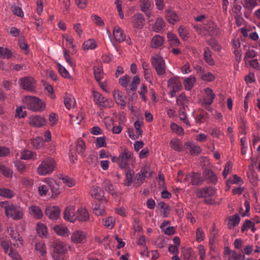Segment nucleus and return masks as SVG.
I'll return each mask as SVG.
<instances>
[{
  "mask_svg": "<svg viewBox=\"0 0 260 260\" xmlns=\"http://www.w3.org/2000/svg\"><path fill=\"white\" fill-rule=\"evenodd\" d=\"M1 206L4 208L6 215L8 218L18 220L23 216V209L20 206L14 204H8V202H2Z\"/></svg>",
  "mask_w": 260,
  "mask_h": 260,
  "instance_id": "1",
  "label": "nucleus"
},
{
  "mask_svg": "<svg viewBox=\"0 0 260 260\" xmlns=\"http://www.w3.org/2000/svg\"><path fill=\"white\" fill-rule=\"evenodd\" d=\"M133 160V153L127 149H124L119 154L118 157L113 156L111 160L116 162L121 169L128 168L129 162Z\"/></svg>",
  "mask_w": 260,
  "mask_h": 260,
  "instance_id": "2",
  "label": "nucleus"
},
{
  "mask_svg": "<svg viewBox=\"0 0 260 260\" xmlns=\"http://www.w3.org/2000/svg\"><path fill=\"white\" fill-rule=\"evenodd\" d=\"M23 102L28 109L35 112H41L45 108V104L36 96H25L23 99Z\"/></svg>",
  "mask_w": 260,
  "mask_h": 260,
  "instance_id": "3",
  "label": "nucleus"
},
{
  "mask_svg": "<svg viewBox=\"0 0 260 260\" xmlns=\"http://www.w3.org/2000/svg\"><path fill=\"white\" fill-rule=\"evenodd\" d=\"M56 167L55 160L51 157L44 159L38 166L37 173L42 176L51 174Z\"/></svg>",
  "mask_w": 260,
  "mask_h": 260,
  "instance_id": "4",
  "label": "nucleus"
},
{
  "mask_svg": "<svg viewBox=\"0 0 260 260\" xmlns=\"http://www.w3.org/2000/svg\"><path fill=\"white\" fill-rule=\"evenodd\" d=\"M54 251L52 257L54 260H64V254L67 251V246L63 242L55 241L54 242Z\"/></svg>",
  "mask_w": 260,
  "mask_h": 260,
  "instance_id": "5",
  "label": "nucleus"
},
{
  "mask_svg": "<svg viewBox=\"0 0 260 260\" xmlns=\"http://www.w3.org/2000/svg\"><path fill=\"white\" fill-rule=\"evenodd\" d=\"M151 61L158 76L163 75L166 73L165 61L161 56L155 55L151 57Z\"/></svg>",
  "mask_w": 260,
  "mask_h": 260,
  "instance_id": "6",
  "label": "nucleus"
},
{
  "mask_svg": "<svg viewBox=\"0 0 260 260\" xmlns=\"http://www.w3.org/2000/svg\"><path fill=\"white\" fill-rule=\"evenodd\" d=\"M93 101L101 108H105L112 106V102L107 99L98 91H93Z\"/></svg>",
  "mask_w": 260,
  "mask_h": 260,
  "instance_id": "7",
  "label": "nucleus"
},
{
  "mask_svg": "<svg viewBox=\"0 0 260 260\" xmlns=\"http://www.w3.org/2000/svg\"><path fill=\"white\" fill-rule=\"evenodd\" d=\"M19 83L21 88L25 90L33 92L36 89V81L31 77H25L21 78L19 80Z\"/></svg>",
  "mask_w": 260,
  "mask_h": 260,
  "instance_id": "8",
  "label": "nucleus"
},
{
  "mask_svg": "<svg viewBox=\"0 0 260 260\" xmlns=\"http://www.w3.org/2000/svg\"><path fill=\"white\" fill-rule=\"evenodd\" d=\"M71 238L72 241L75 244H83L86 241L87 236L84 232L76 230L72 233Z\"/></svg>",
  "mask_w": 260,
  "mask_h": 260,
  "instance_id": "9",
  "label": "nucleus"
},
{
  "mask_svg": "<svg viewBox=\"0 0 260 260\" xmlns=\"http://www.w3.org/2000/svg\"><path fill=\"white\" fill-rule=\"evenodd\" d=\"M132 23L135 29H141L145 25V19L141 13H137L132 18Z\"/></svg>",
  "mask_w": 260,
  "mask_h": 260,
  "instance_id": "10",
  "label": "nucleus"
},
{
  "mask_svg": "<svg viewBox=\"0 0 260 260\" xmlns=\"http://www.w3.org/2000/svg\"><path fill=\"white\" fill-rule=\"evenodd\" d=\"M215 190L211 186L199 188L196 191V195L199 198H207L213 196Z\"/></svg>",
  "mask_w": 260,
  "mask_h": 260,
  "instance_id": "11",
  "label": "nucleus"
},
{
  "mask_svg": "<svg viewBox=\"0 0 260 260\" xmlns=\"http://www.w3.org/2000/svg\"><path fill=\"white\" fill-rule=\"evenodd\" d=\"M205 93L206 95L203 99V103L206 105L205 108L208 110H210L209 106L212 104L215 98V94L213 90L210 88L205 89Z\"/></svg>",
  "mask_w": 260,
  "mask_h": 260,
  "instance_id": "12",
  "label": "nucleus"
},
{
  "mask_svg": "<svg viewBox=\"0 0 260 260\" xmlns=\"http://www.w3.org/2000/svg\"><path fill=\"white\" fill-rule=\"evenodd\" d=\"M60 210L57 206H49L46 209L45 213L51 219H57L60 215Z\"/></svg>",
  "mask_w": 260,
  "mask_h": 260,
  "instance_id": "13",
  "label": "nucleus"
},
{
  "mask_svg": "<svg viewBox=\"0 0 260 260\" xmlns=\"http://www.w3.org/2000/svg\"><path fill=\"white\" fill-rule=\"evenodd\" d=\"M193 115L196 123L200 124L204 122L208 118V113L203 109H200L195 113H193Z\"/></svg>",
  "mask_w": 260,
  "mask_h": 260,
  "instance_id": "14",
  "label": "nucleus"
},
{
  "mask_svg": "<svg viewBox=\"0 0 260 260\" xmlns=\"http://www.w3.org/2000/svg\"><path fill=\"white\" fill-rule=\"evenodd\" d=\"M46 123V119L41 116H32L29 118V123L36 127H41L44 125Z\"/></svg>",
  "mask_w": 260,
  "mask_h": 260,
  "instance_id": "15",
  "label": "nucleus"
},
{
  "mask_svg": "<svg viewBox=\"0 0 260 260\" xmlns=\"http://www.w3.org/2000/svg\"><path fill=\"white\" fill-rule=\"evenodd\" d=\"M113 34L115 40L118 43H121L125 40V35L123 30L118 26L114 27Z\"/></svg>",
  "mask_w": 260,
  "mask_h": 260,
  "instance_id": "16",
  "label": "nucleus"
},
{
  "mask_svg": "<svg viewBox=\"0 0 260 260\" xmlns=\"http://www.w3.org/2000/svg\"><path fill=\"white\" fill-rule=\"evenodd\" d=\"M76 213L73 207H67L63 213V217L65 220L71 222H74L76 220Z\"/></svg>",
  "mask_w": 260,
  "mask_h": 260,
  "instance_id": "17",
  "label": "nucleus"
},
{
  "mask_svg": "<svg viewBox=\"0 0 260 260\" xmlns=\"http://www.w3.org/2000/svg\"><path fill=\"white\" fill-rule=\"evenodd\" d=\"M90 194L92 198L98 200H101L104 197V192L100 187L96 185L91 187Z\"/></svg>",
  "mask_w": 260,
  "mask_h": 260,
  "instance_id": "18",
  "label": "nucleus"
},
{
  "mask_svg": "<svg viewBox=\"0 0 260 260\" xmlns=\"http://www.w3.org/2000/svg\"><path fill=\"white\" fill-rule=\"evenodd\" d=\"M203 175L205 179L208 181V183L215 184L217 182L218 178L213 171L206 169Z\"/></svg>",
  "mask_w": 260,
  "mask_h": 260,
  "instance_id": "19",
  "label": "nucleus"
},
{
  "mask_svg": "<svg viewBox=\"0 0 260 260\" xmlns=\"http://www.w3.org/2000/svg\"><path fill=\"white\" fill-rule=\"evenodd\" d=\"M152 4L149 0H141L140 1V6L141 11L144 12L148 17L151 15L150 11Z\"/></svg>",
  "mask_w": 260,
  "mask_h": 260,
  "instance_id": "20",
  "label": "nucleus"
},
{
  "mask_svg": "<svg viewBox=\"0 0 260 260\" xmlns=\"http://www.w3.org/2000/svg\"><path fill=\"white\" fill-rule=\"evenodd\" d=\"M76 220L80 221H86L89 219V214L85 208L79 209L76 213Z\"/></svg>",
  "mask_w": 260,
  "mask_h": 260,
  "instance_id": "21",
  "label": "nucleus"
},
{
  "mask_svg": "<svg viewBox=\"0 0 260 260\" xmlns=\"http://www.w3.org/2000/svg\"><path fill=\"white\" fill-rule=\"evenodd\" d=\"M113 94L116 103L120 105L121 108L124 109L126 106V102L124 100L122 92L119 90H114Z\"/></svg>",
  "mask_w": 260,
  "mask_h": 260,
  "instance_id": "22",
  "label": "nucleus"
},
{
  "mask_svg": "<svg viewBox=\"0 0 260 260\" xmlns=\"http://www.w3.org/2000/svg\"><path fill=\"white\" fill-rule=\"evenodd\" d=\"M204 59L205 62L210 66L214 65V61L212 58V52L209 47H206L204 49Z\"/></svg>",
  "mask_w": 260,
  "mask_h": 260,
  "instance_id": "23",
  "label": "nucleus"
},
{
  "mask_svg": "<svg viewBox=\"0 0 260 260\" xmlns=\"http://www.w3.org/2000/svg\"><path fill=\"white\" fill-rule=\"evenodd\" d=\"M166 16L167 21L171 24H174L179 20V17L178 15L171 10L166 11Z\"/></svg>",
  "mask_w": 260,
  "mask_h": 260,
  "instance_id": "24",
  "label": "nucleus"
},
{
  "mask_svg": "<svg viewBox=\"0 0 260 260\" xmlns=\"http://www.w3.org/2000/svg\"><path fill=\"white\" fill-rule=\"evenodd\" d=\"M30 214L36 219H40L43 216V213L40 208L37 206H31L29 208Z\"/></svg>",
  "mask_w": 260,
  "mask_h": 260,
  "instance_id": "25",
  "label": "nucleus"
},
{
  "mask_svg": "<svg viewBox=\"0 0 260 260\" xmlns=\"http://www.w3.org/2000/svg\"><path fill=\"white\" fill-rule=\"evenodd\" d=\"M169 88L175 90H180L181 88V83L177 78H170L168 81Z\"/></svg>",
  "mask_w": 260,
  "mask_h": 260,
  "instance_id": "26",
  "label": "nucleus"
},
{
  "mask_svg": "<svg viewBox=\"0 0 260 260\" xmlns=\"http://www.w3.org/2000/svg\"><path fill=\"white\" fill-rule=\"evenodd\" d=\"M164 39L160 35H157L154 36L151 41V47L153 48H157L164 43Z\"/></svg>",
  "mask_w": 260,
  "mask_h": 260,
  "instance_id": "27",
  "label": "nucleus"
},
{
  "mask_svg": "<svg viewBox=\"0 0 260 260\" xmlns=\"http://www.w3.org/2000/svg\"><path fill=\"white\" fill-rule=\"evenodd\" d=\"M15 195V193L13 190L8 188H0V196L7 199H12Z\"/></svg>",
  "mask_w": 260,
  "mask_h": 260,
  "instance_id": "28",
  "label": "nucleus"
},
{
  "mask_svg": "<svg viewBox=\"0 0 260 260\" xmlns=\"http://www.w3.org/2000/svg\"><path fill=\"white\" fill-rule=\"evenodd\" d=\"M125 169L126 180L124 185L127 186H129L132 185L133 182L134 172L131 170L129 168Z\"/></svg>",
  "mask_w": 260,
  "mask_h": 260,
  "instance_id": "29",
  "label": "nucleus"
},
{
  "mask_svg": "<svg viewBox=\"0 0 260 260\" xmlns=\"http://www.w3.org/2000/svg\"><path fill=\"white\" fill-rule=\"evenodd\" d=\"M167 38L171 45L175 47H178L180 45V42L175 34L169 32L167 34Z\"/></svg>",
  "mask_w": 260,
  "mask_h": 260,
  "instance_id": "30",
  "label": "nucleus"
},
{
  "mask_svg": "<svg viewBox=\"0 0 260 260\" xmlns=\"http://www.w3.org/2000/svg\"><path fill=\"white\" fill-rule=\"evenodd\" d=\"M165 26V22L161 18H157L153 26V29L156 32H160L163 30Z\"/></svg>",
  "mask_w": 260,
  "mask_h": 260,
  "instance_id": "31",
  "label": "nucleus"
},
{
  "mask_svg": "<svg viewBox=\"0 0 260 260\" xmlns=\"http://www.w3.org/2000/svg\"><path fill=\"white\" fill-rule=\"evenodd\" d=\"M240 221V218L238 214H235V215L231 216L229 218L228 221L229 228L230 229L234 228L235 226L239 223Z\"/></svg>",
  "mask_w": 260,
  "mask_h": 260,
  "instance_id": "32",
  "label": "nucleus"
},
{
  "mask_svg": "<svg viewBox=\"0 0 260 260\" xmlns=\"http://www.w3.org/2000/svg\"><path fill=\"white\" fill-rule=\"evenodd\" d=\"M53 230L54 232L58 235L62 236H68V229L63 226L60 225H56L54 226Z\"/></svg>",
  "mask_w": 260,
  "mask_h": 260,
  "instance_id": "33",
  "label": "nucleus"
},
{
  "mask_svg": "<svg viewBox=\"0 0 260 260\" xmlns=\"http://www.w3.org/2000/svg\"><path fill=\"white\" fill-rule=\"evenodd\" d=\"M35 249L39 252L40 254L44 256L47 253L46 247L44 242L41 241L38 242L35 244Z\"/></svg>",
  "mask_w": 260,
  "mask_h": 260,
  "instance_id": "34",
  "label": "nucleus"
},
{
  "mask_svg": "<svg viewBox=\"0 0 260 260\" xmlns=\"http://www.w3.org/2000/svg\"><path fill=\"white\" fill-rule=\"evenodd\" d=\"M37 231L39 236L41 238L47 237L48 232L47 227L42 223H39L37 224Z\"/></svg>",
  "mask_w": 260,
  "mask_h": 260,
  "instance_id": "35",
  "label": "nucleus"
},
{
  "mask_svg": "<svg viewBox=\"0 0 260 260\" xmlns=\"http://www.w3.org/2000/svg\"><path fill=\"white\" fill-rule=\"evenodd\" d=\"M179 36L184 41L187 40L189 38V30L187 28L181 25L178 29Z\"/></svg>",
  "mask_w": 260,
  "mask_h": 260,
  "instance_id": "36",
  "label": "nucleus"
},
{
  "mask_svg": "<svg viewBox=\"0 0 260 260\" xmlns=\"http://www.w3.org/2000/svg\"><path fill=\"white\" fill-rule=\"evenodd\" d=\"M196 81V79L194 77L190 76L186 78L184 81V87L185 89L190 90L193 86L194 83Z\"/></svg>",
  "mask_w": 260,
  "mask_h": 260,
  "instance_id": "37",
  "label": "nucleus"
},
{
  "mask_svg": "<svg viewBox=\"0 0 260 260\" xmlns=\"http://www.w3.org/2000/svg\"><path fill=\"white\" fill-rule=\"evenodd\" d=\"M190 182L193 185H199L202 183L200 176L199 174L192 172L189 174Z\"/></svg>",
  "mask_w": 260,
  "mask_h": 260,
  "instance_id": "38",
  "label": "nucleus"
},
{
  "mask_svg": "<svg viewBox=\"0 0 260 260\" xmlns=\"http://www.w3.org/2000/svg\"><path fill=\"white\" fill-rule=\"evenodd\" d=\"M75 100L72 95H66L64 99V104L67 108L71 109L75 106Z\"/></svg>",
  "mask_w": 260,
  "mask_h": 260,
  "instance_id": "39",
  "label": "nucleus"
},
{
  "mask_svg": "<svg viewBox=\"0 0 260 260\" xmlns=\"http://www.w3.org/2000/svg\"><path fill=\"white\" fill-rule=\"evenodd\" d=\"M82 47L84 50H93L96 47V44L94 40L89 39L83 43Z\"/></svg>",
  "mask_w": 260,
  "mask_h": 260,
  "instance_id": "40",
  "label": "nucleus"
},
{
  "mask_svg": "<svg viewBox=\"0 0 260 260\" xmlns=\"http://www.w3.org/2000/svg\"><path fill=\"white\" fill-rule=\"evenodd\" d=\"M85 147V144L83 142V140L81 138L78 139L77 140L76 148V151L77 153L80 154L81 156H83Z\"/></svg>",
  "mask_w": 260,
  "mask_h": 260,
  "instance_id": "41",
  "label": "nucleus"
},
{
  "mask_svg": "<svg viewBox=\"0 0 260 260\" xmlns=\"http://www.w3.org/2000/svg\"><path fill=\"white\" fill-rule=\"evenodd\" d=\"M13 53L8 48L0 47V57L3 59H9L12 57Z\"/></svg>",
  "mask_w": 260,
  "mask_h": 260,
  "instance_id": "42",
  "label": "nucleus"
},
{
  "mask_svg": "<svg viewBox=\"0 0 260 260\" xmlns=\"http://www.w3.org/2000/svg\"><path fill=\"white\" fill-rule=\"evenodd\" d=\"M44 144L43 139L40 137H37L35 139L31 140V144L32 146L36 148L39 149L43 146Z\"/></svg>",
  "mask_w": 260,
  "mask_h": 260,
  "instance_id": "43",
  "label": "nucleus"
},
{
  "mask_svg": "<svg viewBox=\"0 0 260 260\" xmlns=\"http://www.w3.org/2000/svg\"><path fill=\"white\" fill-rule=\"evenodd\" d=\"M95 240L99 243L103 244L106 248L109 246L110 240L108 236H105L103 238L100 236H95Z\"/></svg>",
  "mask_w": 260,
  "mask_h": 260,
  "instance_id": "44",
  "label": "nucleus"
},
{
  "mask_svg": "<svg viewBox=\"0 0 260 260\" xmlns=\"http://www.w3.org/2000/svg\"><path fill=\"white\" fill-rule=\"evenodd\" d=\"M140 79L138 76H136L133 77L132 82L128 86V90L135 91L136 90L138 87V85L140 84Z\"/></svg>",
  "mask_w": 260,
  "mask_h": 260,
  "instance_id": "45",
  "label": "nucleus"
},
{
  "mask_svg": "<svg viewBox=\"0 0 260 260\" xmlns=\"http://www.w3.org/2000/svg\"><path fill=\"white\" fill-rule=\"evenodd\" d=\"M130 77L125 75L121 77L119 79V83L123 87L126 88V90H128V83L130 81Z\"/></svg>",
  "mask_w": 260,
  "mask_h": 260,
  "instance_id": "46",
  "label": "nucleus"
},
{
  "mask_svg": "<svg viewBox=\"0 0 260 260\" xmlns=\"http://www.w3.org/2000/svg\"><path fill=\"white\" fill-rule=\"evenodd\" d=\"M185 145L189 147V153L191 155L198 154L202 151V149L201 148V147L197 145L194 144H189L187 143H186Z\"/></svg>",
  "mask_w": 260,
  "mask_h": 260,
  "instance_id": "47",
  "label": "nucleus"
},
{
  "mask_svg": "<svg viewBox=\"0 0 260 260\" xmlns=\"http://www.w3.org/2000/svg\"><path fill=\"white\" fill-rule=\"evenodd\" d=\"M171 147L174 150L177 151H181L182 149V145L177 139H172L170 143Z\"/></svg>",
  "mask_w": 260,
  "mask_h": 260,
  "instance_id": "48",
  "label": "nucleus"
},
{
  "mask_svg": "<svg viewBox=\"0 0 260 260\" xmlns=\"http://www.w3.org/2000/svg\"><path fill=\"white\" fill-rule=\"evenodd\" d=\"M103 186L105 190L110 193L113 194L115 193L114 185L108 180L104 181Z\"/></svg>",
  "mask_w": 260,
  "mask_h": 260,
  "instance_id": "49",
  "label": "nucleus"
},
{
  "mask_svg": "<svg viewBox=\"0 0 260 260\" xmlns=\"http://www.w3.org/2000/svg\"><path fill=\"white\" fill-rule=\"evenodd\" d=\"M49 186L52 192V197L55 198L58 193V185L53 180L50 181Z\"/></svg>",
  "mask_w": 260,
  "mask_h": 260,
  "instance_id": "50",
  "label": "nucleus"
},
{
  "mask_svg": "<svg viewBox=\"0 0 260 260\" xmlns=\"http://www.w3.org/2000/svg\"><path fill=\"white\" fill-rule=\"evenodd\" d=\"M14 165L20 173H23L26 171V167L23 161L16 160L14 162Z\"/></svg>",
  "mask_w": 260,
  "mask_h": 260,
  "instance_id": "51",
  "label": "nucleus"
},
{
  "mask_svg": "<svg viewBox=\"0 0 260 260\" xmlns=\"http://www.w3.org/2000/svg\"><path fill=\"white\" fill-rule=\"evenodd\" d=\"M68 51L66 49H63V56L65 58V60L66 61L69 63V64L71 67H74L75 66V61L72 59L68 53Z\"/></svg>",
  "mask_w": 260,
  "mask_h": 260,
  "instance_id": "52",
  "label": "nucleus"
},
{
  "mask_svg": "<svg viewBox=\"0 0 260 260\" xmlns=\"http://www.w3.org/2000/svg\"><path fill=\"white\" fill-rule=\"evenodd\" d=\"M103 221L104 225L107 228L111 229L114 226V221L112 217H109L105 219H103Z\"/></svg>",
  "mask_w": 260,
  "mask_h": 260,
  "instance_id": "53",
  "label": "nucleus"
},
{
  "mask_svg": "<svg viewBox=\"0 0 260 260\" xmlns=\"http://www.w3.org/2000/svg\"><path fill=\"white\" fill-rule=\"evenodd\" d=\"M210 134L214 138H219L223 134L219 128H209Z\"/></svg>",
  "mask_w": 260,
  "mask_h": 260,
  "instance_id": "54",
  "label": "nucleus"
},
{
  "mask_svg": "<svg viewBox=\"0 0 260 260\" xmlns=\"http://www.w3.org/2000/svg\"><path fill=\"white\" fill-rule=\"evenodd\" d=\"M171 129L176 133L179 135H183L184 134V130L183 128L178 125L175 123H172L170 125Z\"/></svg>",
  "mask_w": 260,
  "mask_h": 260,
  "instance_id": "55",
  "label": "nucleus"
},
{
  "mask_svg": "<svg viewBox=\"0 0 260 260\" xmlns=\"http://www.w3.org/2000/svg\"><path fill=\"white\" fill-rule=\"evenodd\" d=\"M34 153L32 151L26 150L24 151L21 155V158L25 160L34 158Z\"/></svg>",
  "mask_w": 260,
  "mask_h": 260,
  "instance_id": "56",
  "label": "nucleus"
},
{
  "mask_svg": "<svg viewBox=\"0 0 260 260\" xmlns=\"http://www.w3.org/2000/svg\"><path fill=\"white\" fill-rule=\"evenodd\" d=\"M57 68L60 74L63 77L65 78H68L69 77V74L64 67L62 66L60 64L58 63L57 65Z\"/></svg>",
  "mask_w": 260,
  "mask_h": 260,
  "instance_id": "57",
  "label": "nucleus"
},
{
  "mask_svg": "<svg viewBox=\"0 0 260 260\" xmlns=\"http://www.w3.org/2000/svg\"><path fill=\"white\" fill-rule=\"evenodd\" d=\"M254 222L251 221L249 220H246L245 222L243 223L242 228H241V231L242 232H244L245 231L247 230V229L252 228V231H254Z\"/></svg>",
  "mask_w": 260,
  "mask_h": 260,
  "instance_id": "58",
  "label": "nucleus"
},
{
  "mask_svg": "<svg viewBox=\"0 0 260 260\" xmlns=\"http://www.w3.org/2000/svg\"><path fill=\"white\" fill-rule=\"evenodd\" d=\"M61 179L62 180L63 183L69 187H71L75 185V181L67 176L62 177Z\"/></svg>",
  "mask_w": 260,
  "mask_h": 260,
  "instance_id": "59",
  "label": "nucleus"
},
{
  "mask_svg": "<svg viewBox=\"0 0 260 260\" xmlns=\"http://www.w3.org/2000/svg\"><path fill=\"white\" fill-rule=\"evenodd\" d=\"M207 44L212 47V48L215 51H219L220 50V46L217 42L214 40L211 39L207 41Z\"/></svg>",
  "mask_w": 260,
  "mask_h": 260,
  "instance_id": "60",
  "label": "nucleus"
},
{
  "mask_svg": "<svg viewBox=\"0 0 260 260\" xmlns=\"http://www.w3.org/2000/svg\"><path fill=\"white\" fill-rule=\"evenodd\" d=\"M95 146L98 148L105 147L106 146V138L105 137H101L96 138L95 142Z\"/></svg>",
  "mask_w": 260,
  "mask_h": 260,
  "instance_id": "61",
  "label": "nucleus"
},
{
  "mask_svg": "<svg viewBox=\"0 0 260 260\" xmlns=\"http://www.w3.org/2000/svg\"><path fill=\"white\" fill-rule=\"evenodd\" d=\"M0 172L6 177L12 176L11 170L3 165L0 164Z\"/></svg>",
  "mask_w": 260,
  "mask_h": 260,
  "instance_id": "62",
  "label": "nucleus"
},
{
  "mask_svg": "<svg viewBox=\"0 0 260 260\" xmlns=\"http://www.w3.org/2000/svg\"><path fill=\"white\" fill-rule=\"evenodd\" d=\"M161 231L166 235L170 236L174 234L176 232L175 228L174 226H169L165 228L160 229Z\"/></svg>",
  "mask_w": 260,
  "mask_h": 260,
  "instance_id": "63",
  "label": "nucleus"
},
{
  "mask_svg": "<svg viewBox=\"0 0 260 260\" xmlns=\"http://www.w3.org/2000/svg\"><path fill=\"white\" fill-rule=\"evenodd\" d=\"M1 246L6 253H8L10 249L12 248L11 242L9 240H3L1 242Z\"/></svg>",
  "mask_w": 260,
  "mask_h": 260,
  "instance_id": "64",
  "label": "nucleus"
}]
</instances>
